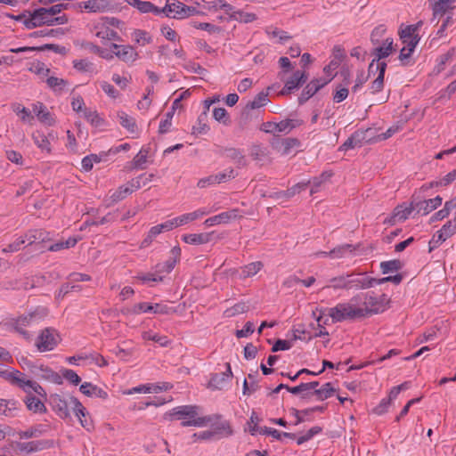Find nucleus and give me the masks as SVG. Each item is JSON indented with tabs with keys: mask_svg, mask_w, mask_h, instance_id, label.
Returning <instances> with one entry per match:
<instances>
[{
	"mask_svg": "<svg viewBox=\"0 0 456 456\" xmlns=\"http://www.w3.org/2000/svg\"><path fill=\"white\" fill-rule=\"evenodd\" d=\"M197 405H183L175 407L167 414L169 419H183V426L209 427V428H231V424L221 414H212L200 417Z\"/></svg>",
	"mask_w": 456,
	"mask_h": 456,
	"instance_id": "obj_1",
	"label": "nucleus"
},
{
	"mask_svg": "<svg viewBox=\"0 0 456 456\" xmlns=\"http://www.w3.org/2000/svg\"><path fill=\"white\" fill-rule=\"evenodd\" d=\"M0 376L11 382L12 385L24 390L28 395H31L32 390L38 395L45 396L44 388L37 382L28 379L26 375L20 370L1 371Z\"/></svg>",
	"mask_w": 456,
	"mask_h": 456,
	"instance_id": "obj_2",
	"label": "nucleus"
},
{
	"mask_svg": "<svg viewBox=\"0 0 456 456\" xmlns=\"http://www.w3.org/2000/svg\"><path fill=\"white\" fill-rule=\"evenodd\" d=\"M48 314V310L43 307H37L33 312L26 315H20L12 320V326L14 330L20 334L26 340L31 339V335L24 328L31 325L33 322L43 320Z\"/></svg>",
	"mask_w": 456,
	"mask_h": 456,
	"instance_id": "obj_3",
	"label": "nucleus"
},
{
	"mask_svg": "<svg viewBox=\"0 0 456 456\" xmlns=\"http://www.w3.org/2000/svg\"><path fill=\"white\" fill-rule=\"evenodd\" d=\"M319 429H308L305 432H302L300 434H293L287 432H281L279 429H251V435H263V436H271L276 440H283L285 438L296 440L297 444H303L304 443L312 439L317 433Z\"/></svg>",
	"mask_w": 456,
	"mask_h": 456,
	"instance_id": "obj_4",
	"label": "nucleus"
},
{
	"mask_svg": "<svg viewBox=\"0 0 456 456\" xmlns=\"http://www.w3.org/2000/svg\"><path fill=\"white\" fill-rule=\"evenodd\" d=\"M364 311L362 308L354 307L348 303H341L329 309V316L331 318V322H338L345 320L363 318Z\"/></svg>",
	"mask_w": 456,
	"mask_h": 456,
	"instance_id": "obj_5",
	"label": "nucleus"
},
{
	"mask_svg": "<svg viewBox=\"0 0 456 456\" xmlns=\"http://www.w3.org/2000/svg\"><path fill=\"white\" fill-rule=\"evenodd\" d=\"M268 102V92L264 91L257 94L253 101L248 102L240 114V118L239 120L240 129L244 130L247 127L250 119L249 111L251 110L258 109L262 106H265L267 104Z\"/></svg>",
	"mask_w": 456,
	"mask_h": 456,
	"instance_id": "obj_6",
	"label": "nucleus"
},
{
	"mask_svg": "<svg viewBox=\"0 0 456 456\" xmlns=\"http://www.w3.org/2000/svg\"><path fill=\"white\" fill-rule=\"evenodd\" d=\"M28 18L24 20V26L32 29L44 25L52 26V15L49 14L47 8L41 7L28 12Z\"/></svg>",
	"mask_w": 456,
	"mask_h": 456,
	"instance_id": "obj_7",
	"label": "nucleus"
},
{
	"mask_svg": "<svg viewBox=\"0 0 456 456\" xmlns=\"http://www.w3.org/2000/svg\"><path fill=\"white\" fill-rule=\"evenodd\" d=\"M59 338L56 330L45 328L38 336L36 346L39 352L51 351L58 345Z\"/></svg>",
	"mask_w": 456,
	"mask_h": 456,
	"instance_id": "obj_8",
	"label": "nucleus"
},
{
	"mask_svg": "<svg viewBox=\"0 0 456 456\" xmlns=\"http://www.w3.org/2000/svg\"><path fill=\"white\" fill-rule=\"evenodd\" d=\"M126 2L134 8H136L141 13L152 12L157 15L164 13L167 17H169L167 11H171L169 0H167L166 4L163 8H159L158 6L154 5L151 2L149 1L126 0Z\"/></svg>",
	"mask_w": 456,
	"mask_h": 456,
	"instance_id": "obj_9",
	"label": "nucleus"
},
{
	"mask_svg": "<svg viewBox=\"0 0 456 456\" xmlns=\"http://www.w3.org/2000/svg\"><path fill=\"white\" fill-rule=\"evenodd\" d=\"M308 79V75L305 71H295L289 79L284 85V87L279 92L278 95H289L295 90L302 86Z\"/></svg>",
	"mask_w": 456,
	"mask_h": 456,
	"instance_id": "obj_10",
	"label": "nucleus"
},
{
	"mask_svg": "<svg viewBox=\"0 0 456 456\" xmlns=\"http://www.w3.org/2000/svg\"><path fill=\"white\" fill-rule=\"evenodd\" d=\"M456 232V224H453L452 221H448L445 224L443 225L442 229L436 232L434 234L433 238L429 241V248L428 251L431 252L436 248H437L441 243L445 241L448 238L452 236Z\"/></svg>",
	"mask_w": 456,
	"mask_h": 456,
	"instance_id": "obj_11",
	"label": "nucleus"
},
{
	"mask_svg": "<svg viewBox=\"0 0 456 456\" xmlns=\"http://www.w3.org/2000/svg\"><path fill=\"white\" fill-rule=\"evenodd\" d=\"M232 435V429H207L202 430L199 433H194L193 442H212L217 441L224 437H228Z\"/></svg>",
	"mask_w": 456,
	"mask_h": 456,
	"instance_id": "obj_12",
	"label": "nucleus"
},
{
	"mask_svg": "<svg viewBox=\"0 0 456 456\" xmlns=\"http://www.w3.org/2000/svg\"><path fill=\"white\" fill-rule=\"evenodd\" d=\"M331 79L316 78L310 81L303 89L300 96L298 97V103L300 105L306 102L312 96H314L320 89L326 86Z\"/></svg>",
	"mask_w": 456,
	"mask_h": 456,
	"instance_id": "obj_13",
	"label": "nucleus"
},
{
	"mask_svg": "<svg viewBox=\"0 0 456 456\" xmlns=\"http://www.w3.org/2000/svg\"><path fill=\"white\" fill-rule=\"evenodd\" d=\"M169 5L171 6L170 7L171 11H167V13L169 14L170 12H175V14H174L173 16H170L173 19H184V18H188L192 15H199V14L202 13L200 11L197 10L195 7L185 5L184 4H183L179 1H175L173 3L169 2Z\"/></svg>",
	"mask_w": 456,
	"mask_h": 456,
	"instance_id": "obj_14",
	"label": "nucleus"
},
{
	"mask_svg": "<svg viewBox=\"0 0 456 456\" xmlns=\"http://www.w3.org/2000/svg\"><path fill=\"white\" fill-rule=\"evenodd\" d=\"M432 6L434 21L436 18L440 19L449 11L456 8V0H428Z\"/></svg>",
	"mask_w": 456,
	"mask_h": 456,
	"instance_id": "obj_15",
	"label": "nucleus"
},
{
	"mask_svg": "<svg viewBox=\"0 0 456 456\" xmlns=\"http://www.w3.org/2000/svg\"><path fill=\"white\" fill-rule=\"evenodd\" d=\"M77 5L79 8L83 7L91 12H102L114 9L110 0H88L79 3Z\"/></svg>",
	"mask_w": 456,
	"mask_h": 456,
	"instance_id": "obj_16",
	"label": "nucleus"
},
{
	"mask_svg": "<svg viewBox=\"0 0 456 456\" xmlns=\"http://www.w3.org/2000/svg\"><path fill=\"white\" fill-rule=\"evenodd\" d=\"M226 371L213 374L209 380V387L215 389H223L224 387L230 381L232 372L229 362L226 363Z\"/></svg>",
	"mask_w": 456,
	"mask_h": 456,
	"instance_id": "obj_17",
	"label": "nucleus"
},
{
	"mask_svg": "<svg viewBox=\"0 0 456 456\" xmlns=\"http://www.w3.org/2000/svg\"><path fill=\"white\" fill-rule=\"evenodd\" d=\"M442 200L440 196L428 200H417L414 198V206L416 207L417 213L422 212L423 215H428L436 209L442 204Z\"/></svg>",
	"mask_w": 456,
	"mask_h": 456,
	"instance_id": "obj_18",
	"label": "nucleus"
},
{
	"mask_svg": "<svg viewBox=\"0 0 456 456\" xmlns=\"http://www.w3.org/2000/svg\"><path fill=\"white\" fill-rule=\"evenodd\" d=\"M47 237V233L43 230H32L25 234L24 239L28 241V246H34L37 250L43 251L45 242Z\"/></svg>",
	"mask_w": 456,
	"mask_h": 456,
	"instance_id": "obj_19",
	"label": "nucleus"
},
{
	"mask_svg": "<svg viewBox=\"0 0 456 456\" xmlns=\"http://www.w3.org/2000/svg\"><path fill=\"white\" fill-rule=\"evenodd\" d=\"M376 278L371 277H353L348 278V289H364L375 285Z\"/></svg>",
	"mask_w": 456,
	"mask_h": 456,
	"instance_id": "obj_20",
	"label": "nucleus"
},
{
	"mask_svg": "<svg viewBox=\"0 0 456 456\" xmlns=\"http://www.w3.org/2000/svg\"><path fill=\"white\" fill-rule=\"evenodd\" d=\"M364 305L365 308H362V310H365L363 313V318L368 315L381 313V306L379 303V298L372 294L368 293L365 295Z\"/></svg>",
	"mask_w": 456,
	"mask_h": 456,
	"instance_id": "obj_21",
	"label": "nucleus"
},
{
	"mask_svg": "<svg viewBox=\"0 0 456 456\" xmlns=\"http://www.w3.org/2000/svg\"><path fill=\"white\" fill-rule=\"evenodd\" d=\"M367 131H356L339 147V151H347L355 147H360L362 142L366 140L365 134Z\"/></svg>",
	"mask_w": 456,
	"mask_h": 456,
	"instance_id": "obj_22",
	"label": "nucleus"
},
{
	"mask_svg": "<svg viewBox=\"0 0 456 456\" xmlns=\"http://www.w3.org/2000/svg\"><path fill=\"white\" fill-rule=\"evenodd\" d=\"M50 404L61 418L69 416L68 403L61 395H52L50 396Z\"/></svg>",
	"mask_w": 456,
	"mask_h": 456,
	"instance_id": "obj_23",
	"label": "nucleus"
},
{
	"mask_svg": "<svg viewBox=\"0 0 456 456\" xmlns=\"http://www.w3.org/2000/svg\"><path fill=\"white\" fill-rule=\"evenodd\" d=\"M300 145V141L297 138L288 137L278 140L276 142H273V147L280 151L283 155L289 154L290 150Z\"/></svg>",
	"mask_w": 456,
	"mask_h": 456,
	"instance_id": "obj_24",
	"label": "nucleus"
},
{
	"mask_svg": "<svg viewBox=\"0 0 456 456\" xmlns=\"http://www.w3.org/2000/svg\"><path fill=\"white\" fill-rule=\"evenodd\" d=\"M386 69H387V63L385 61L377 63L376 70H379V75L374 79V81L371 83V86H370L371 94H376L378 92H380L383 89Z\"/></svg>",
	"mask_w": 456,
	"mask_h": 456,
	"instance_id": "obj_25",
	"label": "nucleus"
},
{
	"mask_svg": "<svg viewBox=\"0 0 456 456\" xmlns=\"http://www.w3.org/2000/svg\"><path fill=\"white\" fill-rule=\"evenodd\" d=\"M238 216V210L232 209L228 212H223L217 216L209 217L205 220L204 224L207 226H212L217 224L227 223L231 219H235Z\"/></svg>",
	"mask_w": 456,
	"mask_h": 456,
	"instance_id": "obj_26",
	"label": "nucleus"
},
{
	"mask_svg": "<svg viewBox=\"0 0 456 456\" xmlns=\"http://www.w3.org/2000/svg\"><path fill=\"white\" fill-rule=\"evenodd\" d=\"M79 390L86 396L95 395L102 399H106L108 397V393L105 390L89 382L83 383L80 386Z\"/></svg>",
	"mask_w": 456,
	"mask_h": 456,
	"instance_id": "obj_27",
	"label": "nucleus"
},
{
	"mask_svg": "<svg viewBox=\"0 0 456 456\" xmlns=\"http://www.w3.org/2000/svg\"><path fill=\"white\" fill-rule=\"evenodd\" d=\"M49 446V442L45 441H32L18 444V447L20 451H26L28 452L42 451Z\"/></svg>",
	"mask_w": 456,
	"mask_h": 456,
	"instance_id": "obj_28",
	"label": "nucleus"
},
{
	"mask_svg": "<svg viewBox=\"0 0 456 456\" xmlns=\"http://www.w3.org/2000/svg\"><path fill=\"white\" fill-rule=\"evenodd\" d=\"M212 233L185 234L183 240L188 244L200 245L210 240Z\"/></svg>",
	"mask_w": 456,
	"mask_h": 456,
	"instance_id": "obj_29",
	"label": "nucleus"
},
{
	"mask_svg": "<svg viewBox=\"0 0 456 456\" xmlns=\"http://www.w3.org/2000/svg\"><path fill=\"white\" fill-rule=\"evenodd\" d=\"M70 402L74 404V411L76 412V415L79 419V421L81 425L85 428L86 426L89 425L86 419V415L88 412L86 411V408L83 406V404L77 400V398L74 396H70Z\"/></svg>",
	"mask_w": 456,
	"mask_h": 456,
	"instance_id": "obj_30",
	"label": "nucleus"
},
{
	"mask_svg": "<svg viewBox=\"0 0 456 456\" xmlns=\"http://www.w3.org/2000/svg\"><path fill=\"white\" fill-rule=\"evenodd\" d=\"M114 54L123 61H134L137 53L131 45H122L118 51H114Z\"/></svg>",
	"mask_w": 456,
	"mask_h": 456,
	"instance_id": "obj_31",
	"label": "nucleus"
},
{
	"mask_svg": "<svg viewBox=\"0 0 456 456\" xmlns=\"http://www.w3.org/2000/svg\"><path fill=\"white\" fill-rule=\"evenodd\" d=\"M324 409H325L324 406H317V407H314V408H310V409H306V410H303V411L293 410L295 420L290 421L289 424L292 426H297L305 421V416L310 415L312 412H314L316 411H322Z\"/></svg>",
	"mask_w": 456,
	"mask_h": 456,
	"instance_id": "obj_32",
	"label": "nucleus"
},
{
	"mask_svg": "<svg viewBox=\"0 0 456 456\" xmlns=\"http://www.w3.org/2000/svg\"><path fill=\"white\" fill-rule=\"evenodd\" d=\"M17 411L16 402L0 399V414L6 417H15Z\"/></svg>",
	"mask_w": 456,
	"mask_h": 456,
	"instance_id": "obj_33",
	"label": "nucleus"
},
{
	"mask_svg": "<svg viewBox=\"0 0 456 456\" xmlns=\"http://www.w3.org/2000/svg\"><path fill=\"white\" fill-rule=\"evenodd\" d=\"M414 210H416V207L414 206V196H412V200L408 207L403 208V205H399L394 209L395 216H397L399 220L404 221Z\"/></svg>",
	"mask_w": 456,
	"mask_h": 456,
	"instance_id": "obj_34",
	"label": "nucleus"
},
{
	"mask_svg": "<svg viewBox=\"0 0 456 456\" xmlns=\"http://www.w3.org/2000/svg\"><path fill=\"white\" fill-rule=\"evenodd\" d=\"M224 154L227 158L234 160L239 167H244L247 165L245 156L239 149L227 148L224 150Z\"/></svg>",
	"mask_w": 456,
	"mask_h": 456,
	"instance_id": "obj_35",
	"label": "nucleus"
},
{
	"mask_svg": "<svg viewBox=\"0 0 456 456\" xmlns=\"http://www.w3.org/2000/svg\"><path fill=\"white\" fill-rule=\"evenodd\" d=\"M27 408L34 412H42L45 411V404L36 396L28 395L25 400Z\"/></svg>",
	"mask_w": 456,
	"mask_h": 456,
	"instance_id": "obj_36",
	"label": "nucleus"
},
{
	"mask_svg": "<svg viewBox=\"0 0 456 456\" xmlns=\"http://www.w3.org/2000/svg\"><path fill=\"white\" fill-rule=\"evenodd\" d=\"M403 263L399 259L384 261L380 263V269L383 274L397 272L403 268Z\"/></svg>",
	"mask_w": 456,
	"mask_h": 456,
	"instance_id": "obj_37",
	"label": "nucleus"
},
{
	"mask_svg": "<svg viewBox=\"0 0 456 456\" xmlns=\"http://www.w3.org/2000/svg\"><path fill=\"white\" fill-rule=\"evenodd\" d=\"M149 151L147 150H141L133 159L131 162V169H144V164L147 162Z\"/></svg>",
	"mask_w": 456,
	"mask_h": 456,
	"instance_id": "obj_38",
	"label": "nucleus"
},
{
	"mask_svg": "<svg viewBox=\"0 0 456 456\" xmlns=\"http://www.w3.org/2000/svg\"><path fill=\"white\" fill-rule=\"evenodd\" d=\"M309 184H310V181H308L307 183H298L293 185L291 188L288 189L285 191L278 192L277 193V198H280V197H286V198L293 197L297 193H299L301 191L305 190Z\"/></svg>",
	"mask_w": 456,
	"mask_h": 456,
	"instance_id": "obj_39",
	"label": "nucleus"
},
{
	"mask_svg": "<svg viewBox=\"0 0 456 456\" xmlns=\"http://www.w3.org/2000/svg\"><path fill=\"white\" fill-rule=\"evenodd\" d=\"M355 248L356 247L353 246L352 244H344L333 248L328 253V255H330L331 257L339 258L342 257L346 251L352 252ZM319 254L327 255L326 252H320Z\"/></svg>",
	"mask_w": 456,
	"mask_h": 456,
	"instance_id": "obj_40",
	"label": "nucleus"
},
{
	"mask_svg": "<svg viewBox=\"0 0 456 456\" xmlns=\"http://www.w3.org/2000/svg\"><path fill=\"white\" fill-rule=\"evenodd\" d=\"M32 138L38 148L42 151H45L47 153H50V142L44 134L36 132L32 134Z\"/></svg>",
	"mask_w": 456,
	"mask_h": 456,
	"instance_id": "obj_41",
	"label": "nucleus"
},
{
	"mask_svg": "<svg viewBox=\"0 0 456 456\" xmlns=\"http://www.w3.org/2000/svg\"><path fill=\"white\" fill-rule=\"evenodd\" d=\"M171 256L165 262L166 272L170 273L175 264L179 261L181 256V248L179 247H174L170 251Z\"/></svg>",
	"mask_w": 456,
	"mask_h": 456,
	"instance_id": "obj_42",
	"label": "nucleus"
},
{
	"mask_svg": "<svg viewBox=\"0 0 456 456\" xmlns=\"http://www.w3.org/2000/svg\"><path fill=\"white\" fill-rule=\"evenodd\" d=\"M118 116L120 119L121 126L126 128L129 132L134 133L136 128L134 118L128 116L126 112H118Z\"/></svg>",
	"mask_w": 456,
	"mask_h": 456,
	"instance_id": "obj_43",
	"label": "nucleus"
},
{
	"mask_svg": "<svg viewBox=\"0 0 456 456\" xmlns=\"http://www.w3.org/2000/svg\"><path fill=\"white\" fill-rule=\"evenodd\" d=\"M334 391L335 389L332 387L331 383L328 382L318 390H314L313 393H314V395L317 397L318 400L323 401L330 397Z\"/></svg>",
	"mask_w": 456,
	"mask_h": 456,
	"instance_id": "obj_44",
	"label": "nucleus"
},
{
	"mask_svg": "<svg viewBox=\"0 0 456 456\" xmlns=\"http://www.w3.org/2000/svg\"><path fill=\"white\" fill-rule=\"evenodd\" d=\"M206 214L207 213L204 212V211L196 210V211L191 212V213L182 215V216L176 217L177 224H178V225L185 224H187L189 222L194 221V220L203 216Z\"/></svg>",
	"mask_w": 456,
	"mask_h": 456,
	"instance_id": "obj_45",
	"label": "nucleus"
},
{
	"mask_svg": "<svg viewBox=\"0 0 456 456\" xmlns=\"http://www.w3.org/2000/svg\"><path fill=\"white\" fill-rule=\"evenodd\" d=\"M248 310L249 306L245 302H240L226 309L224 314L226 317H233L236 314L247 313Z\"/></svg>",
	"mask_w": 456,
	"mask_h": 456,
	"instance_id": "obj_46",
	"label": "nucleus"
},
{
	"mask_svg": "<svg viewBox=\"0 0 456 456\" xmlns=\"http://www.w3.org/2000/svg\"><path fill=\"white\" fill-rule=\"evenodd\" d=\"M394 50L393 46H379L373 49L371 54L375 57L374 60L379 63L380 60L389 56Z\"/></svg>",
	"mask_w": 456,
	"mask_h": 456,
	"instance_id": "obj_47",
	"label": "nucleus"
},
{
	"mask_svg": "<svg viewBox=\"0 0 456 456\" xmlns=\"http://www.w3.org/2000/svg\"><path fill=\"white\" fill-rule=\"evenodd\" d=\"M12 109L18 116H20L23 122L30 121L34 118L30 111L20 103H13L12 105Z\"/></svg>",
	"mask_w": 456,
	"mask_h": 456,
	"instance_id": "obj_48",
	"label": "nucleus"
},
{
	"mask_svg": "<svg viewBox=\"0 0 456 456\" xmlns=\"http://www.w3.org/2000/svg\"><path fill=\"white\" fill-rule=\"evenodd\" d=\"M231 19L240 22H252L256 19L255 13L244 12L242 11L232 12L231 13Z\"/></svg>",
	"mask_w": 456,
	"mask_h": 456,
	"instance_id": "obj_49",
	"label": "nucleus"
},
{
	"mask_svg": "<svg viewBox=\"0 0 456 456\" xmlns=\"http://www.w3.org/2000/svg\"><path fill=\"white\" fill-rule=\"evenodd\" d=\"M208 118L207 111H203L198 118V126H193L192 133L193 134H206L209 127L205 123Z\"/></svg>",
	"mask_w": 456,
	"mask_h": 456,
	"instance_id": "obj_50",
	"label": "nucleus"
},
{
	"mask_svg": "<svg viewBox=\"0 0 456 456\" xmlns=\"http://www.w3.org/2000/svg\"><path fill=\"white\" fill-rule=\"evenodd\" d=\"M77 240L75 238H69L65 241H59L57 243L52 244L49 248V251H59L63 248H69L74 247L77 244Z\"/></svg>",
	"mask_w": 456,
	"mask_h": 456,
	"instance_id": "obj_51",
	"label": "nucleus"
},
{
	"mask_svg": "<svg viewBox=\"0 0 456 456\" xmlns=\"http://www.w3.org/2000/svg\"><path fill=\"white\" fill-rule=\"evenodd\" d=\"M263 267V264L260 261L250 263L245 265L242 269V273L244 277H250L256 274L261 268Z\"/></svg>",
	"mask_w": 456,
	"mask_h": 456,
	"instance_id": "obj_52",
	"label": "nucleus"
},
{
	"mask_svg": "<svg viewBox=\"0 0 456 456\" xmlns=\"http://www.w3.org/2000/svg\"><path fill=\"white\" fill-rule=\"evenodd\" d=\"M96 37L105 40L121 41L119 35L109 27H105V30L98 31Z\"/></svg>",
	"mask_w": 456,
	"mask_h": 456,
	"instance_id": "obj_53",
	"label": "nucleus"
},
{
	"mask_svg": "<svg viewBox=\"0 0 456 456\" xmlns=\"http://www.w3.org/2000/svg\"><path fill=\"white\" fill-rule=\"evenodd\" d=\"M133 190L128 186H120L113 194L110 196L112 202H118L125 199L127 195L131 194Z\"/></svg>",
	"mask_w": 456,
	"mask_h": 456,
	"instance_id": "obj_54",
	"label": "nucleus"
},
{
	"mask_svg": "<svg viewBox=\"0 0 456 456\" xmlns=\"http://www.w3.org/2000/svg\"><path fill=\"white\" fill-rule=\"evenodd\" d=\"M301 120L298 119H286L277 123L278 132H284L286 130H291L292 128L300 126Z\"/></svg>",
	"mask_w": 456,
	"mask_h": 456,
	"instance_id": "obj_55",
	"label": "nucleus"
},
{
	"mask_svg": "<svg viewBox=\"0 0 456 456\" xmlns=\"http://www.w3.org/2000/svg\"><path fill=\"white\" fill-rule=\"evenodd\" d=\"M59 34H63V31L61 28H51V29H42L34 31L31 34H29L30 37H56Z\"/></svg>",
	"mask_w": 456,
	"mask_h": 456,
	"instance_id": "obj_56",
	"label": "nucleus"
},
{
	"mask_svg": "<svg viewBox=\"0 0 456 456\" xmlns=\"http://www.w3.org/2000/svg\"><path fill=\"white\" fill-rule=\"evenodd\" d=\"M213 116L216 121L222 122L224 125H228L230 123L228 112L224 108H215Z\"/></svg>",
	"mask_w": 456,
	"mask_h": 456,
	"instance_id": "obj_57",
	"label": "nucleus"
},
{
	"mask_svg": "<svg viewBox=\"0 0 456 456\" xmlns=\"http://www.w3.org/2000/svg\"><path fill=\"white\" fill-rule=\"evenodd\" d=\"M351 277V274H347L346 276H338L334 277L330 280L332 283L331 287L334 289H348V278Z\"/></svg>",
	"mask_w": 456,
	"mask_h": 456,
	"instance_id": "obj_58",
	"label": "nucleus"
},
{
	"mask_svg": "<svg viewBox=\"0 0 456 456\" xmlns=\"http://www.w3.org/2000/svg\"><path fill=\"white\" fill-rule=\"evenodd\" d=\"M331 172H322L320 176L314 177L311 182L313 183V188L311 189V194H314L316 191L314 188L321 186L325 181L330 179L332 176Z\"/></svg>",
	"mask_w": 456,
	"mask_h": 456,
	"instance_id": "obj_59",
	"label": "nucleus"
},
{
	"mask_svg": "<svg viewBox=\"0 0 456 456\" xmlns=\"http://www.w3.org/2000/svg\"><path fill=\"white\" fill-rule=\"evenodd\" d=\"M348 94H349V91L346 87V86H342V85H338L336 86V91L333 95V101L338 103L341 102L342 101H344L347 98Z\"/></svg>",
	"mask_w": 456,
	"mask_h": 456,
	"instance_id": "obj_60",
	"label": "nucleus"
},
{
	"mask_svg": "<svg viewBox=\"0 0 456 456\" xmlns=\"http://www.w3.org/2000/svg\"><path fill=\"white\" fill-rule=\"evenodd\" d=\"M61 373L64 379L75 386H77L81 381L80 377L73 370L63 369Z\"/></svg>",
	"mask_w": 456,
	"mask_h": 456,
	"instance_id": "obj_61",
	"label": "nucleus"
},
{
	"mask_svg": "<svg viewBox=\"0 0 456 456\" xmlns=\"http://www.w3.org/2000/svg\"><path fill=\"white\" fill-rule=\"evenodd\" d=\"M34 370H33V372H32V375L37 379H47V376H48V370H51V368H49L48 366H45V365H43V364H40V365H36V367H33Z\"/></svg>",
	"mask_w": 456,
	"mask_h": 456,
	"instance_id": "obj_62",
	"label": "nucleus"
},
{
	"mask_svg": "<svg viewBox=\"0 0 456 456\" xmlns=\"http://www.w3.org/2000/svg\"><path fill=\"white\" fill-rule=\"evenodd\" d=\"M29 70L42 76H47L50 73V69L46 68L45 63L39 61L34 62Z\"/></svg>",
	"mask_w": 456,
	"mask_h": 456,
	"instance_id": "obj_63",
	"label": "nucleus"
},
{
	"mask_svg": "<svg viewBox=\"0 0 456 456\" xmlns=\"http://www.w3.org/2000/svg\"><path fill=\"white\" fill-rule=\"evenodd\" d=\"M73 67L76 69H77L79 71H83V72L92 71L93 63L85 59L84 60H75L73 61Z\"/></svg>",
	"mask_w": 456,
	"mask_h": 456,
	"instance_id": "obj_64",
	"label": "nucleus"
}]
</instances>
